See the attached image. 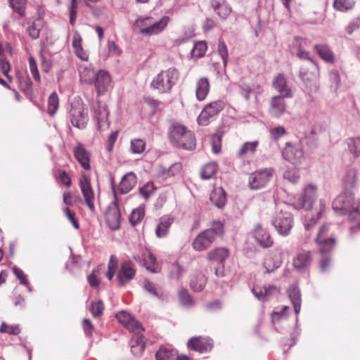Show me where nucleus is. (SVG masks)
I'll return each mask as SVG.
<instances>
[{
    "mask_svg": "<svg viewBox=\"0 0 360 360\" xmlns=\"http://www.w3.org/2000/svg\"><path fill=\"white\" fill-rule=\"evenodd\" d=\"M357 171L354 167L349 168L343 177L345 191L333 202V209L339 215H347L350 221L360 220V199L355 200L351 188L355 186Z\"/></svg>",
    "mask_w": 360,
    "mask_h": 360,
    "instance_id": "obj_1",
    "label": "nucleus"
},
{
    "mask_svg": "<svg viewBox=\"0 0 360 360\" xmlns=\"http://www.w3.org/2000/svg\"><path fill=\"white\" fill-rule=\"evenodd\" d=\"M170 142L176 148L191 150L195 148L196 142L193 132L179 123L172 124L168 129Z\"/></svg>",
    "mask_w": 360,
    "mask_h": 360,
    "instance_id": "obj_2",
    "label": "nucleus"
},
{
    "mask_svg": "<svg viewBox=\"0 0 360 360\" xmlns=\"http://www.w3.org/2000/svg\"><path fill=\"white\" fill-rule=\"evenodd\" d=\"M169 17L163 16L158 21H154L151 16L140 15L132 25V30L143 36H153L162 32L169 22Z\"/></svg>",
    "mask_w": 360,
    "mask_h": 360,
    "instance_id": "obj_3",
    "label": "nucleus"
},
{
    "mask_svg": "<svg viewBox=\"0 0 360 360\" xmlns=\"http://www.w3.org/2000/svg\"><path fill=\"white\" fill-rule=\"evenodd\" d=\"M179 75V71L174 67L161 70L153 77L150 87L160 94L169 93L177 83Z\"/></svg>",
    "mask_w": 360,
    "mask_h": 360,
    "instance_id": "obj_4",
    "label": "nucleus"
},
{
    "mask_svg": "<svg viewBox=\"0 0 360 360\" xmlns=\"http://www.w3.org/2000/svg\"><path fill=\"white\" fill-rule=\"evenodd\" d=\"M224 233V224L220 221H214L210 228L200 232L193 240L192 246L197 251L207 249L216 240L217 236Z\"/></svg>",
    "mask_w": 360,
    "mask_h": 360,
    "instance_id": "obj_5",
    "label": "nucleus"
},
{
    "mask_svg": "<svg viewBox=\"0 0 360 360\" xmlns=\"http://www.w3.org/2000/svg\"><path fill=\"white\" fill-rule=\"evenodd\" d=\"M292 214L287 211L276 212L271 219V224L281 236H288L293 226Z\"/></svg>",
    "mask_w": 360,
    "mask_h": 360,
    "instance_id": "obj_6",
    "label": "nucleus"
},
{
    "mask_svg": "<svg viewBox=\"0 0 360 360\" xmlns=\"http://www.w3.org/2000/svg\"><path fill=\"white\" fill-rule=\"evenodd\" d=\"M224 108V103L218 100L207 104L198 117V124L208 125L211 120L217 115Z\"/></svg>",
    "mask_w": 360,
    "mask_h": 360,
    "instance_id": "obj_7",
    "label": "nucleus"
},
{
    "mask_svg": "<svg viewBox=\"0 0 360 360\" xmlns=\"http://www.w3.org/2000/svg\"><path fill=\"white\" fill-rule=\"evenodd\" d=\"M316 199V187L313 184H309L304 189L303 194L294 202L293 206L296 210L303 208L305 210H311Z\"/></svg>",
    "mask_w": 360,
    "mask_h": 360,
    "instance_id": "obj_8",
    "label": "nucleus"
},
{
    "mask_svg": "<svg viewBox=\"0 0 360 360\" xmlns=\"http://www.w3.org/2000/svg\"><path fill=\"white\" fill-rule=\"evenodd\" d=\"M273 172L272 168H266L252 173L249 176V188L251 190H259L264 188L272 177Z\"/></svg>",
    "mask_w": 360,
    "mask_h": 360,
    "instance_id": "obj_9",
    "label": "nucleus"
},
{
    "mask_svg": "<svg viewBox=\"0 0 360 360\" xmlns=\"http://www.w3.org/2000/svg\"><path fill=\"white\" fill-rule=\"evenodd\" d=\"M93 116L100 130H105L110 126L108 120L109 110L105 103L98 101L93 106Z\"/></svg>",
    "mask_w": 360,
    "mask_h": 360,
    "instance_id": "obj_10",
    "label": "nucleus"
},
{
    "mask_svg": "<svg viewBox=\"0 0 360 360\" xmlns=\"http://www.w3.org/2000/svg\"><path fill=\"white\" fill-rule=\"evenodd\" d=\"M106 221L112 230H117L120 226L121 213L118 205L117 194L112 202L110 203L105 212Z\"/></svg>",
    "mask_w": 360,
    "mask_h": 360,
    "instance_id": "obj_11",
    "label": "nucleus"
},
{
    "mask_svg": "<svg viewBox=\"0 0 360 360\" xmlns=\"http://www.w3.org/2000/svg\"><path fill=\"white\" fill-rule=\"evenodd\" d=\"M136 274L134 264L129 260L121 262L120 269L117 273V278L120 285L124 286L131 281Z\"/></svg>",
    "mask_w": 360,
    "mask_h": 360,
    "instance_id": "obj_12",
    "label": "nucleus"
},
{
    "mask_svg": "<svg viewBox=\"0 0 360 360\" xmlns=\"http://www.w3.org/2000/svg\"><path fill=\"white\" fill-rule=\"evenodd\" d=\"M188 349L200 353L210 352L212 348V340L208 337H193L187 343Z\"/></svg>",
    "mask_w": 360,
    "mask_h": 360,
    "instance_id": "obj_13",
    "label": "nucleus"
},
{
    "mask_svg": "<svg viewBox=\"0 0 360 360\" xmlns=\"http://www.w3.org/2000/svg\"><path fill=\"white\" fill-rule=\"evenodd\" d=\"M87 110L84 107L73 108L70 110V121L73 126L84 129L88 122Z\"/></svg>",
    "mask_w": 360,
    "mask_h": 360,
    "instance_id": "obj_14",
    "label": "nucleus"
},
{
    "mask_svg": "<svg viewBox=\"0 0 360 360\" xmlns=\"http://www.w3.org/2000/svg\"><path fill=\"white\" fill-rule=\"evenodd\" d=\"M278 288L274 285H255L252 289L253 295L262 302L267 301L271 296L278 294Z\"/></svg>",
    "mask_w": 360,
    "mask_h": 360,
    "instance_id": "obj_15",
    "label": "nucleus"
},
{
    "mask_svg": "<svg viewBox=\"0 0 360 360\" xmlns=\"http://www.w3.org/2000/svg\"><path fill=\"white\" fill-rule=\"evenodd\" d=\"M282 96H274L271 98L269 113L273 117L278 118L284 114L286 103Z\"/></svg>",
    "mask_w": 360,
    "mask_h": 360,
    "instance_id": "obj_16",
    "label": "nucleus"
},
{
    "mask_svg": "<svg viewBox=\"0 0 360 360\" xmlns=\"http://www.w3.org/2000/svg\"><path fill=\"white\" fill-rule=\"evenodd\" d=\"M311 253L310 251H300L293 259V266L299 271H305L311 263Z\"/></svg>",
    "mask_w": 360,
    "mask_h": 360,
    "instance_id": "obj_17",
    "label": "nucleus"
},
{
    "mask_svg": "<svg viewBox=\"0 0 360 360\" xmlns=\"http://www.w3.org/2000/svg\"><path fill=\"white\" fill-rule=\"evenodd\" d=\"M293 161H290V159H285L287 164L285 165L286 169L283 172V178L292 184H295L300 179L299 168L297 167L298 161L300 159H292Z\"/></svg>",
    "mask_w": 360,
    "mask_h": 360,
    "instance_id": "obj_18",
    "label": "nucleus"
},
{
    "mask_svg": "<svg viewBox=\"0 0 360 360\" xmlns=\"http://www.w3.org/2000/svg\"><path fill=\"white\" fill-rule=\"evenodd\" d=\"M79 186L86 205L91 212H94L95 209L94 204V195L89 180L84 178L80 181Z\"/></svg>",
    "mask_w": 360,
    "mask_h": 360,
    "instance_id": "obj_19",
    "label": "nucleus"
},
{
    "mask_svg": "<svg viewBox=\"0 0 360 360\" xmlns=\"http://www.w3.org/2000/svg\"><path fill=\"white\" fill-rule=\"evenodd\" d=\"M283 158H301L303 156L302 141H289L282 150Z\"/></svg>",
    "mask_w": 360,
    "mask_h": 360,
    "instance_id": "obj_20",
    "label": "nucleus"
},
{
    "mask_svg": "<svg viewBox=\"0 0 360 360\" xmlns=\"http://www.w3.org/2000/svg\"><path fill=\"white\" fill-rule=\"evenodd\" d=\"M110 77L109 74L104 70L98 71L93 81L98 94L104 93L110 84Z\"/></svg>",
    "mask_w": 360,
    "mask_h": 360,
    "instance_id": "obj_21",
    "label": "nucleus"
},
{
    "mask_svg": "<svg viewBox=\"0 0 360 360\" xmlns=\"http://www.w3.org/2000/svg\"><path fill=\"white\" fill-rule=\"evenodd\" d=\"M273 86L280 93L279 96L285 98H291L292 96V91L287 84L286 79L283 74H278L273 80Z\"/></svg>",
    "mask_w": 360,
    "mask_h": 360,
    "instance_id": "obj_22",
    "label": "nucleus"
},
{
    "mask_svg": "<svg viewBox=\"0 0 360 360\" xmlns=\"http://www.w3.org/2000/svg\"><path fill=\"white\" fill-rule=\"evenodd\" d=\"M253 236L259 244L264 248L271 247L273 244V240L269 233L260 224L256 226Z\"/></svg>",
    "mask_w": 360,
    "mask_h": 360,
    "instance_id": "obj_23",
    "label": "nucleus"
},
{
    "mask_svg": "<svg viewBox=\"0 0 360 360\" xmlns=\"http://www.w3.org/2000/svg\"><path fill=\"white\" fill-rule=\"evenodd\" d=\"M136 184V176L134 172H128L124 175L120 183L118 190L120 193L126 194L135 186Z\"/></svg>",
    "mask_w": 360,
    "mask_h": 360,
    "instance_id": "obj_24",
    "label": "nucleus"
},
{
    "mask_svg": "<svg viewBox=\"0 0 360 360\" xmlns=\"http://www.w3.org/2000/svg\"><path fill=\"white\" fill-rule=\"evenodd\" d=\"M210 82L207 77H200L198 79L195 86V96L198 101H204L210 91Z\"/></svg>",
    "mask_w": 360,
    "mask_h": 360,
    "instance_id": "obj_25",
    "label": "nucleus"
},
{
    "mask_svg": "<svg viewBox=\"0 0 360 360\" xmlns=\"http://www.w3.org/2000/svg\"><path fill=\"white\" fill-rule=\"evenodd\" d=\"M287 292L293 304L295 312L297 315L300 312L302 304L300 290L297 285L293 284L289 287Z\"/></svg>",
    "mask_w": 360,
    "mask_h": 360,
    "instance_id": "obj_26",
    "label": "nucleus"
},
{
    "mask_svg": "<svg viewBox=\"0 0 360 360\" xmlns=\"http://www.w3.org/2000/svg\"><path fill=\"white\" fill-rule=\"evenodd\" d=\"M82 39L78 31L73 32L72 45L76 56L84 61L88 60V54L84 51L82 46Z\"/></svg>",
    "mask_w": 360,
    "mask_h": 360,
    "instance_id": "obj_27",
    "label": "nucleus"
},
{
    "mask_svg": "<svg viewBox=\"0 0 360 360\" xmlns=\"http://www.w3.org/2000/svg\"><path fill=\"white\" fill-rule=\"evenodd\" d=\"M174 221V218L169 216H163L160 218L159 223L155 229V234L158 238H164Z\"/></svg>",
    "mask_w": 360,
    "mask_h": 360,
    "instance_id": "obj_28",
    "label": "nucleus"
},
{
    "mask_svg": "<svg viewBox=\"0 0 360 360\" xmlns=\"http://www.w3.org/2000/svg\"><path fill=\"white\" fill-rule=\"evenodd\" d=\"M314 51L324 61L330 63H333L335 62V56L333 52L327 44H316L314 46Z\"/></svg>",
    "mask_w": 360,
    "mask_h": 360,
    "instance_id": "obj_29",
    "label": "nucleus"
},
{
    "mask_svg": "<svg viewBox=\"0 0 360 360\" xmlns=\"http://www.w3.org/2000/svg\"><path fill=\"white\" fill-rule=\"evenodd\" d=\"M210 201L218 208H222L226 202V195L221 187L215 188L210 194Z\"/></svg>",
    "mask_w": 360,
    "mask_h": 360,
    "instance_id": "obj_30",
    "label": "nucleus"
},
{
    "mask_svg": "<svg viewBox=\"0 0 360 360\" xmlns=\"http://www.w3.org/2000/svg\"><path fill=\"white\" fill-rule=\"evenodd\" d=\"M229 255V251L226 248H217L208 253L207 258L218 264H224L225 260Z\"/></svg>",
    "mask_w": 360,
    "mask_h": 360,
    "instance_id": "obj_31",
    "label": "nucleus"
},
{
    "mask_svg": "<svg viewBox=\"0 0 360 360\" xmlns=\"http://www.w3.org/2000/svg\"><path fill=\"white\" fill-rule=\"evenodd\" d=\"M177 352L169 347L161 346L155 353L156 360H175Z\"/></svg>",
    "mask_w": 360,
    "mask_h": 360,
    "instance_id": "obj_32",
    "label": "nucleus"
},
{
    "mask_svg": "<svg viewBox=\"0 0 360 360\" xmlns=\"http://www.w3.org/2000/svg\"><path fill=\"white\" fill-rule=\"evenodd\" d=\"M207 283V278L202 274H198L191 277L190 281L191 288L195 292L202 290Z\"/></svg>",
    "mask_w": 360,
    "mask_h": 360,
    "instance_id": "obj_33",
    "label": "nucleus"
},
{
    "mask_svg": "<svg viewBox=\"0 0 360 360\" xmlns=\"http://www.w3.org/2000/svg\"><path fill=\"white\" fill-rule=\"evenodd\" d=\"M143 288L147 292L150 294L152 296L157 297L158 299L163 298V292L162 291L161 288L158 287L155 283L151 282L148 279L145 278L143 280Z\"/></svg>",
    "mask_w": 360,
    "mask_h": 360,
    "instance_id": "obj_34",
    "label": "nucleus"
},
{
    "mask_svg": "<svg viewBox=\"0 0 360 360\" xmlns=\"http://www.w3.org/2000/svg\"><path fill=\"white\" fill-rule=\"evenodd\" d=\"M143 264L147 270L151 273H158L160 271V268L157 264L156 257L151 252L144 254Z\"/></svg>",
    "mask_w": 360,
    "mask_h": 360,
    "instance_id": "obj_35",
    "label": "nucleus"
},
{
    "mask_svg": "<svg viewBox=\"0 0 360 360\" xmlns=\"http://www.w3.org/2000/svg\"><path fill=\"white\" fill-rule=\"evenodd\" d=\"M79 72L81 80L86 83H93L96 75L94 70L87 65H80Z\"/></svg>",
    "mask_w": 360,
    "mask_h": 360,
    "instance_id": "obj_36",
    "label": "nucleus"
},
{
    "mask_svg": "<svg viewBox=\"0 0 360 360\" xmlns=\"http://www.w3.org/2000/svg\"><path fill=\"white\" fill-rule=\"evenodd\" d=\"M259 145L257 141L245 142L240 147L238 155L239 156H253Z\"/></svg>",
    "mask_w": 360,
    "mask_h": 360,
    "instance_id": "obj_37",
    "label": "nucleus"
},
{
    "mask_svg": "<svg viewBox=\"0 0 360 360\" xmlns=\"http://www.w3.org/2000/svg\"><path fill=\"white\" fill-rule=\"evenodd\" d=\"M145 349L142 335H137L136 339L131 340V352L136 356H140Z\"/></svg>",
    "mask_w": 360,
    "mask_h": 360,
    "instance_id": "obj_38",
    "label": "nucleus"
},
{
    "mask_svg": "<svg viewBox=\"0 0 360 360\" xmlns=\"http://www.w3.org/2000/svg\"><path fill=\"white\" fill-rule=\"evenodd\" d=\"M319 245V251L324 254L330 252L335 245V238L333 237H328L326 239L316 240Z\"/></svg>",
    "mask_w": 360,
    "mask_h": 360,
    "instance_id": "obj_39",
    "label": "nucleus"
},
{
    "mask_svg": "<svg viewBox=\"0 0 360 360\" xmlns=\"http://www.w3.org/2000/svg\"><path fill=\"white\" fill-rule=\"evenodd\" d=\"M281 264V260L275 257L269 256L266 257L263 263V266L265 269L264 273H271L275 269L280 267Z\"/></svg>",
    "mask_w": 360,
    "mask_h": 360,
    "instance_id": "obj_40",
    "label": "nucleus"
},
{
    "mask_svg": "<svg viewBox=\"0 0 360 360\" xmlns=\"http://www.w3.org/2000/svg\"><path fill=\"white\" fill-rule=\"evenodd\" d=\"M217 165L214 162H210L202 167L200 176L202 179H211L217 171Z\"/></svg>",
    "mask_w": 360,
    "mask_h": 360,
    "instance_id": "obj_41",
    "label": "nucleus"
},
{
    "mask_svg": "<svg viewBox=\"0 0 360 360\" xmlns=\"http://www.w3.org/2000/svg\"><path fill=\"white\" fill-rule=\"evenodd\" d=\"M180 304L184 307L190 308L194 306L195 301L186 289H181L179 292Z\"/></svg>",
    "mask_w": 360,
    "mask_h": 360,
    "instance_id": "obj_42",
    "label": "nucleus"
},
{
    "mask_svg": "<svg viewBox=\"0 0 360 360\" xmlns=\"http://www.w3.org/2000/svg\"><path fill=\"white\" fill-rule=\"evenodd\" d=\"M347 144L350 153L354 157L360 155V137L350 138L347 140Z\"/></svg>",
    "mask_w": 360,
    "mask_h": 360,
    "instance_id": "obj_43",
    "label": "nucleus"
},
{
    "mask_svg": "<svg viewBox=\"0 0 360 360\" xmlns=\"http://www.w3.org/2000/svg\"><path fill=\"white\" fill-rule=\"evenodd\" d=\"M145 211L143 207L140 206L138 208L134 209L129 216V221L131 224L134 226L139 224L143 219Z\"/></svg>",
    "mask_w": 360,
    "mask_h": 360,
    "instance_id": "obj_44",
    "label": "nucleus"
},
{
    "mask_svg": "<svg viewBox=\"0 0 360 360\" xmlns=\"http://www.w3.org/2000/svg\"><path fill=\"white\" fill-rule=\"evenodd\" d=\"M214 11L221 18H226L231 13V8L226 4L214 2L212 4Z\"/></svg>",
    "mask_w": 360,
    "mask_h": 360,
    "instance_id": "obj_45",
    "label": "nucleus"
},
{
    "mask_svg": "<svg viewBox=\"0 0 360 360\" xmlns=\"http://www.w3.org/2000/svg\"><path fill=\"white\" fill-rule=\"evenodd\" d=\"M354 0H335L333 6L335 9L340 11H346L352 9L354 6Z\"/></svg>",
    "mask_w": 360,
    "mask_h": 360,
    "instance_id": "obj_46",
    "label": "nucleus"
},
{
    "mask_svg": "<svg viewBox=\"0 0 360 360\" xmlns=\"http://www.w3.org/2000/svg\"><path fill=\"white\" fill-rule=\"evenodd\" d=\"M26 31L32 39H38L41 31L40 22L39 20L32 22L29 24Z\"/></svg>",
    "mask_w": 360,
    "mask_h": 360,
    "instance_id": "obj_47",
    "label": "nucleus"
},
{
    "mask_svg": "<svg viewBox=\"0 0 360 360\" xmlns=\"http://www.w3.org/2000/svg\"><path fill=\"white\" fill-rule=\"evenodd\" d=\"M58 96L56 93H52L48 99V112L53 115L58 107Z\"/></svg>",
    "mask_w": 360,
    "mask_h": 360,
    "instance_id": "obj_48",
    "label": "nucleus"
},
{
    "mask_svg": "<svg viewBox=\"0 0 360 360\" xmlns=\"http://www.w3.org/2000/svg\"><path fill=\"white\" fill-rule=\"evenodd\" d=\"M146 149V142L141 139H135L131 141V150L134 154H141Z\"/></svg>",
    "mask_w": 360,
    "mask_h": 360,
    "instance_id": "obj_49",
    "label": "nucleus"
},
{
    "mask_svg": "<svg viewBox=\"0 0 360 360\" xmlns=\"http://www.w3.org/2000/svg\"><path fill=\"white\" fill-rule=\"evenodd\" d=\"M207 49V44L205 41H198L195 44L192 49V55L194 57L201 58L205 55Z\"/></svg>",
    "mask_w": 360,
    "mask_h": 360,
    "instance_id": "obj_50",
    "label": "nucleus"
},
{
    "mask_svg": "<svg viewBox=\"0 0 360 360\" xmlns=\"http://www.w3.org/2000/svg\"><path fill=\"white\" fill-rule=\"evenodd\" d=\"M212 150L214 155L219 154L221 149V135L215 134L212 136L210 140Z\"/></svg>",
    "mask_w": 360,
    "mask_h": 360,
    "instance_id": "obj_51",
    "label": "nucleus"
},
{
    "mask_svg": "<svg viewBox=\"0 0 360 360\" xmlns=\"http://www.w3.org/2000/svg\"><path fill=\"white\" fill-rule=\"evenodd\" d=\"M217 51L223 60L224 66L226 67L228 63L229 53L224 41L221 39H219L218 43Z\"/></svg>",
    "mask_w": 360,
    "mask_h": 360,
    "instance_id": "obj_52",
    "label": "nucleus"
},
{
    "mask_svg": "<svg viewBox=\"0 0 360 360\" xmlns=\"http://www.w3.org/2000/svg\"><path fill=\"white\" fill-rule=\"evenodd\" d=\"M20 86L25 94H31L32 90V82L28 76L22 77L20 78Z\"/></svg>",
    "mask_w": 360,
    "mask_h": 360,
    "instance_id": "obj_53",
    "label": "nucleus"
},
{
    "mask_svg": "<svg viewBox=\"0 0 360 360\" xmlns=\"http://www.w3.org/2000/svg\"><path fill=\"white\" fill-rule=\"evenodd\" d=\"M28 62H29L30 71L35 81L39 82L41 80V78H40V75H39V73L38 71V68H37V65L35 59L32 56H30L28 58Z\"/></svg>",
    "mask_w": 360,
    "mask_h": 360,
    "instance_id": "obj_54",
    "label": "nucleus"
},
{
    "mask_svg": "<svg viewBox=\"0 0 360 360\" xmlns=\"http://www.w3.org/2000/svg\"><path fill=\"white\" fill-rule=\"evenodd\" d=\"M9 2L11 6L15 12L20 15H23L26 0H9Z\"/></svg>",
    "mask_w": 360,
    "mask_h": 360,
    "instance_id": "obj_55",
    "label": "nucleus"
},
{
    "mask_svg": "<svg viewBox=\"0 0 360 360\" xmlns=\"http://www.w3.org/2000/svg\"><path fill=\"white\" fill-rule=\"evenodd\" d=\"M89 309L94 317H98L103 314L104 304L102 301L99 300L91 303Z\"/></svg>",
    "mask_w": 360,
    "mask_h": 360,
    "instance_id": "obj_56",
    "label": "nucleus"
},
{
    "mask_svg": "<svg viewBox=\"0 0 360 360\" xmlns=\"http://www.w3.org/2000/svg\"><path fill=\"white\" fill-rule=\"evenodd\" d=\"M55 176L65 186L69 187L71 185V179L70 176L63 169H58L55 172Z\"/></svg>",
    "mask_w": 360,
    "mask_h": 360,
    "instance_id": "obj_57",
    "label": "nucleus"
},
{
    "mask_svg": "<svg viewBox=\"0 0 360 360\" xmlns=\"http://www.w3.org/2000/svg\"><path fill=\"white\" fill-rule=\"evenodd\" d=\"M78 4L79 2L77 0H70V4L68 8L70 12V22L71 25H74L76 20Z\"/></svg>",
    "mask_w": 360,
    "mask_h": 360,
    "instance_id": "obj_58",
    "label": "nucleus"
},
{
    "mask_svg": "<svg viewBox=\"0 0 360 360\" xmlns=\"http://www.w3.org/2000/svg\"><path fill=\"white\" fill-rule=\"evenodd\" d=\"M183 274V269L178 263H174L171 266L169 271V278L172 279H179Z\"/></svg>",
    "mask_w": 360,
    "mask_h": 360,
    "instance_id": "obj_59",
    "label": "nucleus"
},
{
    "mask_svg": "<svg viewBox=\"0 0 360 360\" xmlns=\"http://www.w3.org/2000/svg\"><path fill=\"white\" fill-rule=\"evenodd\" d=\"M12 270L16 278L20 281V284L23 285H28V280L27 276L24 274L22 269L17 267L16 266H14L12 268Z\"/></svg>",
    "mask_w": 360,
    "mask_h": 360,
    "instance_id": "obj_60",
    "label": "nucleus"
},
{
    "mask_svg": "<svg viewBox=\"0 0 360 360\" xmlns=\"http://www.w3.org/2000/svg\"><path fill=\"white\" fill-rule=\"evenodd\" d=\"M129 330L132 332H135L139 333L141 331L143 330L141 323L134 319L133 317L131 319L130 321L124 326Z\"/></svg>",
    "mask_w": 360,
    "mask_h": 360,
    "instance_id": "obj_61",
    "label": "nucleus"
},
{
    "mask_svg": "<svg viewBox=\"0 0 360 360\" xmlns=\"http://www.w3.org/2000/svg\"><path fill=\"white\" fill-rule=\"evenodd\" d=\"M360 27V17L353 18L346 26L345 30L349 34H352L354 31Z\"/></svg>",
    "mask_w": 360,
    "mask_h": 360,
    "instance_id": "obj_62",
    "label": "nucleus"
},
{
    "mask_svg": "<svg viewBox=\"0 0 360 360\" xmlns=\"http://www.w3.org/2000/svg\"><path fill=\"white\" fill-rule=\"evenodd\" d=\"M75 158H89L90 153L85 149L84 146L78 143L74 148Z\"/></svg>",
    "mask_w": 360,
    "mask_h": 360,
    "instance_id": "obj_63",
    "label": "nucleus"
},
{
    "mask_svg": "<svg viewBox=\"0 0 360 360\" xmlns=\"http://www.w3.org/2000/svg\"><path fill=\"white\" fill-rule=\"evenodd\" d=\"M154 190L153 184L151 182L147 183L144 186L139 188V193L146 199L148 198L151 193Z\"/></svg>",
    "mask_w": 360,
    "mask_h": 360,
    "instance_id": "obj_64",
    "label": "nucleus"
}]
</instances>
